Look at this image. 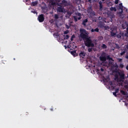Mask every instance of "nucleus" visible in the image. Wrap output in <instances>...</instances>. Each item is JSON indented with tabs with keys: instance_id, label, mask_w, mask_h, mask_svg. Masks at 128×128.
I'll use <instances>...</instances> for the list:
<instances>
[{
	"instance_id": "1",
	"label": "nucleus",
	"mask_w": 128,
	"mask_h": 128,
	"mask_svg": "<svg viewBox=\"0 0 128 128\" xmlns=\"http://www.w3.org/2000/svg\"><path fill=\"white\" fill-rule=\"evenodd\" d=\"M81 38H85L84 44L88 48H94V44L92 42V40L90 38H86V34H82Z\"/></svg>"
},
{
	"instance_id": "2",
	"label": "nucleus",
	"mask_w": 128,
	"mask_h": 128,
	"mask_svg": "<svg viewBox=\"0 0 128 128\" xmlns=\"http://www.w3.org/2000/svg\"><path fill=\"white\" fill-rule=\"evenodd\" d=\"M118 74L119 76L116 75L115 76V80H116L118 82H120L119 83V84L120 86H122V82H124V72H118Z\"/></svg>"
},
{
	"instance_id": "3",
	"label": "nucleus",
	"mask_w": 128,
	"mask_h": 128,
	"mask_svg": "<svg viewBox=\"0 0 128 128\" xmlns=\"http://www.w3.org/2000/svg\"><path fill=\"white\" fill-rule=\"evenodd\" d=\"M106 58L107 60H110V64H112V62H110V60L114 62V60L112 59V58H110V56H108L107 57H106L105 56H104V54H102V56L100 57V60L103 62H106Z\"/></svg>"
},
{
	"instance_id": "4",
	"label": "nucleus",
	"mask_w": 128,
	"mask_h": 128,
	"mask_svg": "<svg viewBox=\"0 0 128 128\" xmlns=\"http://www.w3.org/2000/svg\"><path fill=\"white\" fill-rule=\"evenodd\" d=\"M76 16H79L78 18L77 16H73V18L74 20V22H78V20H81L82 18V14L80 13V12H76L75 14Z\"/></svg>"
},
{
	"instance_id": "5",
	"label": "nucleus",
	"mask_w": 128,
	"mask_h": 128,
	"mask_svg": "<svg viewBox=\"0 0 128 128\" xmlns=\"http://www.w3.org/2000/svg\"><path fill=\"white\" fill-rule=\"evenodd\" d=\"M38 20L40 22H42L44 20V16L41 14L38 16Z\"/></svg>"
},
{
	"instance_id": "6",
	"label": "nucleus",
	"mask_w": 128,
	"mask_h": 128,
	"mask_svg": "<svg viewBox=\"0 0 128 128\" xmlns=\"http://www.w3.org/2000/svg\"><path fill=\"white\" fill-rule=\"evenodd\" d=\"M64 7L60 6L59 7H58L57 12H64Z\"/></svg>"
},
{
	"instance_id": "7",
	"label": "nucleus",
	"mask_w": 128,
	"mask_h": 128,
	"mask_svg": "<svg viewBox=\"0 0 128 128\" xmlns=\"http://www.w3.org/2000/svg\"><path fill=\"white\" fill-rule=\"evenodd\" d=\"M79 56L80 58H84L86 56V52H84V51H81L80 52L79 54Z\"/></svg>"
},
{
	"instance_id": "8",
	"label": "nucleus",
	"mask_w": 128,
	"mask_h": 128,
	"mask_svg": "<svg viewBox=\"0 0 128 128\" xmlns=\"http://www.w3.org/2000/svg\"><path fill=\"white\" fill-rule=\"evenodd\" d=\"M68 48H70L71 50H76V45L72 44H71L70 45V46H68Z\"/></svg>"
},
{
	"instance_id": "9",
	"label": "nucleus",
	"mask_w": 128,
	"mask_h": 128,
	"mask_svg": "<svg viewBox=\"0 0 128 128\" xmlns=\"http://www.w3.org/2000/svg\"><path fill=\"white\" fill-rule=\"evenodd\" d=\"M62 4H63V6H68V2L66 0H62Z\"/></svg>"
},
{
	"instance_id": "10",
	"label": "nucleus",
	"mask_w": 128,
	"mask_h": 128,
	"mask_svg": "<svg viewBox=\"0 0 128 128\" xmlns=\"http://www.w3.org/2000/svg\"><path fill=\"white\" fill-rule=\"evenodd\" d=\"M88 22V19H85L83 20L82 24H83V26H86V22Z\"/></svg>"
},
{
	"instance_id": "11",
	"label": "nucleus",
	"mask_w": 128,
	"mask_h": 128,
	"mask_svg": "<svg viewBox=\"0 0 128 128\" xmlns=\"http://www.w3.org/2000/svg\"><path fill=\"white\" fill-rule=\"evenodd\" d=\"M110 10L111 12H116V7H110Z\"/></svg>"
},
{
	"instance_id": "12",
	"label": "nucleus",
	"mask_w": 128,
	"mask_h": 128,
	"mask_svg": "<svg viewBox=\"0 0 128 128\" xmlns=\"http://www.w3.org/2000/svg\"><path fill=\"white\" fill-rule=\"evenodd\" d=\"M120 92L122 94H123V96H126V98H128V93H126V92L122 90L120 91Z\"/></svg>"
},
{
	"instance_id": "13",
	"label": "nucleus",
	"mask_w": 128,
	"mask_h": 128,
	"mask_svg": "<svg viewBox=\"0 0 128 128\" xmlns=\"http://www.w3.org/2000/svg\"><path fill=\"white\" fill-rule=\"evenodd\" d=\"M88 12L89 14H92V7H89L88 8Z\"/></svg>"
},
{
	"instance_id": "14",
	"label": "nucleus",
	"mask_w": 128,
	"mask_h": 128,
	"mask_svg": "<svg viewBox=\"0 0 128 128\" xmlns=\"http://www.w3.org/2000/svg\"><path fill=\"white\" fill-rule=\"evenodd\" d=\"M120 10H124V6H122V3H120L119 4Z\"/></svg>"
},
{
	"instance_id": "15",
	"label": "nucleus",
	"mask_w": 128,
	"mask_h": 128,
	"mask_svg": "<svg viewBox=\"0 0 128 128\" xmlns=\"http://www.w3.org/2000/svg\"><path fill=\"white\" fill-rule=\"evenodd\" d=\"M110 84L111 88H112V90H114V88H116V86H112V82H111Z\"/></svg>"
},
{
	"instance_id": "16",
	"label": "nucleus",
	"mask_w": 128,
	"mask_h": 128,
	"mask_svg": "<svg viewBox=\"0 0 128 128\" xmlns=\"http://www.w3.org/2000/svg\"><path fill=\"white\" fill-rule=\"evenodd\" d=\"M38 5V2H32V6H36Z\"/></svg>"
},
{
	"instance_id": "17",
	"label": "nucleus",
	"mask_w": 128,
	"mask_h": 128,
	"mask_svg": "<svg viewBox=\"0 0 128 128\" xmlns=\"http://www.w3.org/2000/svg\"><path fill=\"white\" fill-rule=\"evenodd\" d=\"M122 12H124V9L121 10V12H118V14H119L120 16H122Z\"/></svg>"
},
{
	"instance_id": "18",
	"label": "nucleus",
	"mask_w": 128,
	"mask_h": 128,
	"mask_svg": "<svg viewBox=\"0 0 128 128\" xmlns=\"http://www.w3.org/2000/svg\"><path fill=\"white\" fill-rule=\"evenodd\" d=\"M110 34L112 36H116V33L114 32H110Z\"/></svg>"
},
{
	"instance_id": "19",
	"label": "nucleus",
	"mask_w": 128,
	"mask_h": 128,
	"mask_svg": "<svg viewBox=\"0 0 128 128\" xmlns=\"http://www.w3.org/2000/svg\"><path fill=\"white\" fill-rule=\"evenodd\" d=\"M50 4L51 6H56V2H54V1H51L50 2Z\"/></svg>"
},
{
	"instance_id": "20",
	"label": "nucleus",
	"mask_w": 128,
	"mask_h": 128,
	"mask_svg": "<svg viewBox=\"0 0 128 128\" xmlns=\"http://www.w3.org/2000/svg\"><path fill=\"white\" fill-rule=\"evenodd\" d=\"M126 50H124L123 52H122L120 54V56H124L126 54Z\"/></svg>"
},
{
	"instance_id": "21",
	"label": "nucleus",
	"mask_w": 128,
	"mask_h": 128,
	"mask_svg": "<svg viewBox=\"0 0 128 128\" xmlns=\"http://www.w3.org/2000/svg\"><path fill=\"white\" fill-rule=\"evenodd\" d=\"M74 38H76V36H74V34L72 35V37L70 38V40L72 42V40H74Z\"/></svg>"
},
{
	"instance_id": "22",
	"label": "nucleus",
	"mask_w": 128,
	"mask_h": 128,
	"mask_svg": "<svg viewBox=\"0 0 128 128\" xmlns=\"http://www.w3.org/2000/svg\"><path fill=\"white\" fill-rule=\"evenodd\" d=\"M102 48H108V46L105 44H102Z\"/></svg>"
},
{
	"instance_id": "23",
	"label": "nucleus",
	"mask_w": 128,
	"mask_h": 128,
	"mask_svg": "<svg viewBox=\"0 0 128 128\" xmlns=\"http://www.w3.org/2000/svg\"><path fill=\"white\" fill-rule=\"evenodd\" d=\"M76 50H73L71 52V54H72V56H76Z\"/></svg>"
},
{
	"instance_id": "24",
	"label": "nucleus",
	"mask_w": 128,
	"mask_h": 128,
	"mask_svg": "<svg viewBox=\"0 0 128 128\" xmlns=\"http://www.w3.org/2000/svg\"><path fill=\"white\" fill-rule=\"evenodd\" d=\"M118 38H122V34H119L116 35Z\"/></svg>"
},
{
	"instance_id": "25",
	"label": "nucleus",
	"mask_w": 128,
	"mask_h": 128,
	"mask_svg": "<svg viewBox=\"0 0 128 128\" xmlns=\"http://www.w3.org/2000/svg\"><path fill=\"white\" fill-rule=\"evenodd\" d=\"M99 4H100V10H102V2H100Z\"/></svg>"
},
{
	"instance_id": "26",
	"label": "nucleus",
	"mask_w": 128,
	"mask_h": 128,
	"mask_svg": "<svg viewBox=\"0 0 128 128\" xmlns=\"http://www.w3.org/2000/svg\"><path fill=\"white\" fill-rule=\"evenodd\" d=\"M94 32H100V29L98 28H96L94 30Z\"/></svg>"
},
{
	"instance_id": "27",
	"label": "nucleus",
	"mask_w": 128,
	"mask_h": 128,
	"mask_svg": "<svg viewBox=\"0 0 128 128\" xmlns=\"http://www.w3.org/2000/svg\"><path fill=\"white\" fill-rule=\"evenodd\" d=\"M88 52H92V48H88Z\"/></svg>"
},
{
	"instance_id": "28",
	"label": "nucleus",
	"mask_w": 128,
	"mask_h": 128,
	"mask_svg": "<svg viewBox=\"0 0 128 128\" xmlns=\"http://www.w3.org/2000/svg\"><path fill=\"white\" fill-rule=\"evenodd\" d=\"M54 18H55L56 20H58V14H54Z\"/></svg>"
},
{
	"instance_id": "29",
	"label": "nucleus",
	"mask_w": 128,
	"mask_h": 128,
	"mask_svg": "<svg viewBox=\"0 0 128 128\" xmlns=\"http://www.w3.org/2000/svg\"><path fill=\"white\" fill-rule=\"evenodd\" d=\"M120 90V89L118 88H117L115 90V92H116V94H118V92Z\"/></svg>"
},
{
	"instance_id": "30",
	"label": "nucleus",
	"mask_w": 128,
	"mask_h": 128,
	"mask_svg": "<svg viewBox=\"0 0 128 128\" xmlns=\"http://www.w3.org/2000/svg\"><path fill=\"white\" fill-rule=\"evenodd\" d=\"M69 38H70V36L68 34H67L66 36L64 38H66V40H68V39Z\"/></svg>"
},
{
	"instance_id": "31",
	"label": "nucleus",
	"mask_w": 128,
	"mask_h": 128,
	"mask_svg": "<svg viewBox=\"0 0 128 128\" xmlns=\"http://www.w3.org/2000/svg\"><path fill=\"white\" fill-rule=\"evenodd\" d=\"M118 62H122V58H118Z\"/></svg>"
},
{
	"instance_id": "32",
	"label": "nucleus",
	"mask_w": 128,
	"mask_h": 128,
	"mask_svg": "<svg viewBox=\"0 0 128 128\" xmlns=\"http://www.w3.org/2000/svg\"><path fill=\"white\" fill-rule=\"evenodd\" d=\"M115 4H118V0H115Z\"/></svg>"
},
{
	"instance_id": "33",
	"label": "nucleus",
	"mask_w": 128,
	"mask_h": 128,
	"mask_svg": "<svg viewBox=\"0 0 128 128\" xmlns=\"http://www.w3.org/2000/svg\"><path fill=\"white\" fill-rule=\"evenodd\" d=\"M80 32H86V30L82 29V30H80Z\"/></svg>"
},
{
	"instance_id": "34",
	"label": "nucleus",
	"mask_w": 128,
	"mask_h": 128,
	"mask_svg": "<svg viewBox=\"0 0 128 128\" xmlns=\"http://www.w3.org/2000/svg\"><path fill=\"white\" fill-rule=\"evenodd\" d=\"M66 28H67L68 30V28H70V26H68V25L66 24Z\"/></svg>"
},
{
	"instance_id": "35",
	"label": "nucleus",
	"mask_w": 128,
	"mask_h": 128,
	"mask_svg": "<svg viewBox=\"0 0 128 128\" xmlns=\"http://www.w3.org/2000/svg\"><path fill=\"white\" fill-rule=\"evenodd\" d=\"M120 68H124V64H120Z\"/></svg>"
},
{
	"instance_id": "36",
	"label": "nucleus",
	"mask_w": 128,
	"mask_h": 128,
	"mask_svg": "<svg viewBox=\"0 0 128 128\" xmlns=\"http://www.w3.org/2000/svg\"><path fill=\"white\" fill-rule=\"evenodd\" d=\"M113 94H114V96H116V92H114Z\"/></svg>"
},
{
	"instance_id": "37",
	"label": "nucleus",
	"mask_w": 128,
	"mask_h": 128,
	"mask_svg": "<svg viewBox=\"0 0 128 128\" xmlns=\"http://www.w3.org/2000/svg\"><path fill=\"white\" fill-rule=\"evenodd\" d=\"M91 32H94V28H92L91 30Z\"/></svg>"
},
{
	"instance_id": "38",
	"label": "nucleus",
	"mask_w": 128,
	"mask_h": 128,
	"mask_svg": "<svg viewBox=\"0 0 128 128\" xmlns=\"http://www.w3.org/2000/svg\"><path fill=\"white\" fill-rule=\"evenodd\" d=\"M100 70H101V72H104V68H100Z\"/></svg>"
},
{
	"instance_id": "39",
	"label": "nucleus",
	"mask_w": 128,
	"mask_h": 128,
	"mask_svg": "<svg viewBox=\"0 0 128 128\" xmlns=\"http://www.w3.org/2000/svg\"><path fill=\"white\" fill-rule=\"evenodd\" d=\"M126 33H127L128 34V27L127 28H126Z\"/></svg>"
},
{
	"instance_id": "40",
	"label": "nucleus",
	"mask_w": 128,
	"mask_h": 128,
	"mask_svg": "<svg viewBox=\"0 0 128 128\" xmlns=\"http://www.w3.org/2000/svg\"><path fill=\"white\" fill-rule=\"evenodd\" d=\"M126 69L127 70H128V64L127 66H126Z\"/></svg>"
},
{
	"instance_id": "41",
	"label": "nucleus",
	"mask_w": 128,
	"mask_h": 128,
	"mask_svg": "<svg viewBox=\"0 0 128 128\" xmlns=\"http://www.w3.org/2000/svg\"><path fill=\"white\" fill-rule=\"evenodd\" d=\"M32 12H33V14H36V11Z\"/></svg>"
},
{
	"instance_id": "42",
	"label": "nucleus",
	"mask_w": 128,
	"mask_h": 128,
	"mask_svg": "<svg viewBox=\"0 0 128 128\" xmlns=\"http://www.w3.org/2000/svg\"><path fill=\"white\" fill-rule=\"evenodd\" d=\"M126 58H127V60H128V55L126 56Z\"/></svg>"
},
{
	"instance_id": "43",
	"label": "nucleus",
	"mask_w": 128,
	"mask_h": 128,
	"mask_svg": "<svg viewBox=\"0 0 128 128\" xmlns=\"http://www.w3.org/2000/svg\"><path fill=\"white\" fill-rule=\"evenodd\" d=\"M126 48L128 50V45L126 46Z\"/></svg>"
},
{
	"instance_id": "44",
	"label": "nucleus",
	"mask_w": 128,
	"mask_h": 128,
	"mask_svg": "<svg viewBox=\"0 0 128 128\" xmlns=\"http://www.w3.org/2000/svg\"><path fill=\"white\" fill-rule=\"evenodd\" d=\"M94 2H96V0H93Z\"/></svg>"
},
{
	"instance_id": "45",
	"label": "nucleus",
	"mask_w": 128,
	"mask_h": 128,
	"mask_svg": "<svg viewBox=\"0 0 128 128\" xmlns=\"http://www.w3.org/2000/svg\"><path fill=\"white\" fill-rule=\"evenodd\" d=\"M126 12H128V9H126Z\"/></svg>"
},
{
	"instance_id": "46",
	"label": "nucleus",
	"mask_w": 128,
	"mask_h": 128,
	"mask_svg": "<svg viewBox=\"0 0 128 128\" xmlns=\"http://www.w3.org/2000/svg\"><path fill=\"white\" fill-rule=\"evenodd\" d=\"M125 88H128V86H125Z\"/></svg>"
},
{
	"instance_id": "47",
	"label": "nucleus",
	"mask_w": 128,
	"mask_h": 128,
	"mask_svg": "<svg viewBox=\"0 0 128 128\" xmlns=\"http://www.w3.org/2000/svg\"><path fill=\"white\" fill-rule=\"evenodd\" d=\"M4 62H6V61H4Z\"/></svg>"
},
{
	"instance_id": "48",
	"label": "nucleus",
	"mask_w": 128,
	"mask_h": 128,
	"mask_svg": "<svg viewBox=\"0 0 128 128\" xmlns=\"http://www.w3.org/2000/svg\"><path fill=\"white\" fill-rule=\"evenodd\" d=\"M102 0V2H104V0Z\"/></svg>"
},
{
	"instance_id": "49",
	"label": "nucleus",
	"mask_w": 128,
	"mask_h": 128,
	"mask_svg": "<svg viewBox=\"0 0 128 128\" xmlns=\"http://www.w3.org/2000/svg\"><path fill=\"white\" fill-rule=\"evenodd\" d=\"M89 0V2H90V0Z\"/></svg>"
},
{
	"instance_id": "50",
	"label": "nucleus",
	"mask_w": 128,
	"mask_h": 128,
	"mask_svg": "<svg viewBox=\"0 0 128 128\" xmlns=\"http://www.w3.org/2000/svg\"><path fill=\"white\" fill-rule=\"evenodd\" d=\"M14 60H16V58H14Z\"/></svg>"
},
{
	"instance_id": "51",
	"label": "nucleus",
	"mask_w": 128,
	"mask_h": 128,
	"mask_svg": "<svg viewBox=\"0 0 128 128\" xmlns=\"http://www.w3.org/2000/svg\"><path fill=\"white\" fill-rule=\"evenodd\" d=\"M0 58H2V56H0Z\"/></svg>"
}]
</instances>
